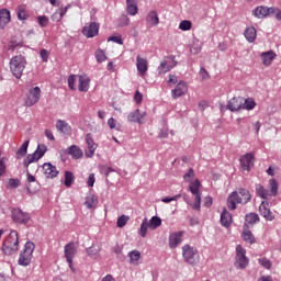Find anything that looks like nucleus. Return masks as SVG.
I'll list each match as a JSON object with an SVG mask.
<instances>
[{
  "label": "nucleus",
  "mask_w": 281,
  "mask_h": 281,
  "mask_svg": "<svg viewBox=\"0 0 281 281\" xmlns=\"http://www.w3.org/2000/svg\"><path fill=\"white\" fill-rule=\"evenodd\" d=\"M251 201V193L246 189H239V191L233 192L227 199L228 210H236V203L245 205Z\"/></svg>",
  "instance_id": "1"
},
{
  "label": "nucleus",
  "mask_w": 281,
  "mask_h": 281,
  "mask_svg": "<svg viewBox=\"0 0 281 281\" xmlns=\"http://www.w3.org/2000/svg\"><path fill=\"white\" fill-rule=\"evenodd\" d=\"M2 251L4 256H13L15 251H19V233L11 231L2 243Z\"/></svg>",
  "instance_id": "2"
},
{
  "label": "nucleus",
  "mask_w": 281,
  "mask_h": 281,
  "mask_svg": "<svg viewBox=\"0 0 281 281\" xmlns=\"http://www.w3.org/2000/svg\"><path fill=\"white\" fill-rule=\"evenodd\" d=\"M269 189H266L262 184H256L255 190L257 193V196H260V199H263L267 201V199H271V196H278V190H279V184L278 180L276 179H270L269 180Z\"/></svg>",
  "instance_id": "3"
},
{
  "label": "nucleus",
  "mask_w": 281,
  "mask_h": 281,
  "mask_svg": "<svg viewBox=\"0 0 281 281\" xmlns=\"http://www.w3.org/2000/svg\"><path fill=\"white\" fill-rule=\"evenodd\" d=\"M25 67H27V60L23 55H15L10 59V71L18 80L23 76Z\"/></svg>",
  "instance_id": "4"
},
{
  "label": "nucleus",
  "mask_w": 281,
  "mask_h": 281,
  "mask_svg": "<svg viewBox=\"0 0 281 281\" xmlns=\"http://www.w3.org/2000/svg\"><path fill=\"white\" fill-rule=\"evenodd\" d=\"M34 249H36V246L32 241H26L23 250L20 252L18 265L20 267H30V263L32 262V256L34 255Z\"/></svg>",
  "instance_id": "5"
},
{
  "label": "nucleus",
  "mask_w": 281,
  "mask_h": 281,
  "mask_svg": "<svg viewBox=\"0 0 281 281\" xmlns=\"http://www.w3.org/2000/svg\"><path fill=\"white\" fill-rule=\"evenodd\" d=\"M201 181L199 179H195L190 182L189 184V191L194 196V203L192 204V209L196 210L198 212L201 210Z\"/></svg>",
  "instance_id": "6"
},
{
  "label": "nucleus",
  "mask_w": 281,
  "mask_h": 281,
  "mask_svg": "<svg viewBox=\"0 0 281 281\" xmlns=\"http://www.w3.org/2000/svg\"><path fill=\"white\" fill-rule=\"evenodd\" d=\"M182 258L188 265H198L199 262V252L192 246L184 245L182 247Z\"/></svg>",
  "instance_id": "7"
},
{
  "label": "nucleus",
  "mask_w": 281,
  "mask_h": 281,
  "mask_svg": "<svg viewBox=\"0 0 281 281\" xmlns=\"http://www.w3.org/2000/svg\"><path fill=\"white\" fill-rule=\"evenodd\" d=\"M247 250L243 248L241 245L236 246V267L237 269H247V265H249V259L246 256Z\"/></svg>",
  "instance_id": "8"
},
{
  "label": "nucleus",
  "mask_w": 281,
  "mask_h": 281,
  "mask_svg": "<svg viewBox=\"0 0 281 281\" xmlns=\"http://www.w3.org/2000/svg\"><path fill=\"white\" fill-rule=\"evenodd\" d=\"M11 216L14 223L20 225H27L30 223V213L23 212L21 209H13Z\"/></svg>",
  "instance_id": "9"
},
{
  "label": "nucleus",
  "mask_w": 281,
  "mask_h": 281,
  "mask_svg": "<svg viewBox=\"0 0 281 281\" xmlns=\"http://www.w3.org/2000/svg\"><path fill=\"white\" fill-rule=\"evenodd\" d=\"M38 100H41V88L35 87L26 94L25 106H34Z\"/></svg>",
  "instance_id": "10"
},
{
  "label": "nucleus",
  "mask_w": 281,
  "mask_h": 281,
  "mask_svg": "<svg viewBox=\"0 0 281 281\" xmlns=\"http://www.w3.org/2000/svg\"><path fill=\"white\" fill-rule=\"evenodd\" d=\"M173 67H177V61L175 60V57H167L159 66H158V74L159 76H164L165 74H168L170 69Z\"/></svg>",
  "instance_id": "11"
},
{
  "label": "nucleus",
  "mask_w": 281,
  "mask_h": 281,
  "mask_svg": "<svg viewBox=\"0 0 281 281\" xmlns=\"http://www.w3.org/2000/svg\"><path fill=\"white\" fill-rule=\"evenodd\" d=\"M86 144L87 148L85 150V155L86 157L91 158L95 155V150L98 148V145L95 144V140H93V136L91 134L86 135Z\"/></svg>",
  "instance_id": "12"
},
{
  "label": "nucleus",
  "mask_w": 281,
  "mask_h": 281,
  "mask_svg": "<svg viewBox=\"0 0 281 281\" xmlns=\"http://www.w3.org/2000/svg\"><path fill=\"white\" fill-rule=\"evenodd\" d=\"M245 103V98L243 97H234L227 103L228 111L233 113L236 111H240L243 109V104Z\"/></svg>",
  "instance_id": "13"
},
{
  "label": "nucleus",
  "mask_w": 281,
  "mask_h": 281,
  "mask_svg": "<svg viewBox=\"0 0 281 281\" xmlns=\"http://www.w3.org/2000/svg\"><path fill=\"white\" fill-rule=\"evenodd\" d=\"M188 93V85L186 81H180L173 90H171V97L177 100V98H181V95H186Z\"/></svg>",
  "instance_id": "14"
},
{
  "label": "nucleus",
  "mask_w": 281,
  "mask_h": 281,
  "mask_svg": "<svg viewBox=\"0 0 281 281\" xmlns=\"http://www.w3.org/2000/svg\"><path fill=\"white\" fill-rule=\"evenodd\" d=\"M64 254L67 262H71L74 258H76V254H78V248L76 247V244L69 243L64 248Z\"/></svg>",
  "instance_id": "15"
},
{
  "label": "nucleus",
  "mask_w": 281,
  "mask_h": 281,
  "mask_svg": "<svg viewBox=\"0 0 281 281\" xmlns=\"http://www.w3.org/2000/svg\"><path fill=\"white\" fill-rule=\"evenodd\" d=\"M259 214H260V216L266 218V221H273L276 218V215H273V213L269 209V203H267L265 201L261 202V204L259 206Z\"/></svg>",
  "instance_id": "16"
},
{
  "label": "nucleus",
  "mask_w": 281,
  "mask_h": 281,
  "mask_svg": "<svg viewBox=\"0 0 281 281\" xmlns=\"http://www.w3.org/2000/svg\"><path fill=\"white\" fill-rule=\"evenodd\" d=\"M254 154L248 153L244 156L240 157L239 161H240V167L243 168V170H246L247 172H249V170H251V164H254Z\"/></svg>",
  "instance_id": "17"
},
{
  "label": "nucleus",
  "mask_w": 281,
  "mask_h": 281,
  "mask_svg": "<svg viewBox=\"0 0 281 281\" xmlns=\"http://www.w3.org/2000/svg\"><path fill=\"white\" fill-rule=\"evenodd\" d=\"M42 168L47 179H56V177H58V169H56V166L52 165V162H45Z\"/></svg>",
  "instance_id": "18"
},
{
  "label": "nucleus",
  "mask_w": 281,
  "mask_h": 281,
  "mask_svg": "<svg viewBox=\"0 0 281 281\" xmlns=\"http://www.w3.org/2000/svg\"><path fill=\"white\" fill-rule=\"evenodd\" d=\"M100 26L95 22H92L89 26L82 29V34L87 36V38H93V36H98Z\"/></svg>",
  "instance_id": "19"
},
{
  "label": "nucleus",
  "mask_w": 281,
  "mask_h": 281,
  "mask_svg": "<svg viewBox=\"0 0 281 281\" xmlns=\"http://www.w3.org/2000/svg\"><path fill=\"white\" fill-rule=\"evenodd\" d=\"M146 112H142L139 111V109H136L134 112H131L128 115H127V120L128 122H134L136 124H142L144 121V117H146Z\"/></svg>",
  "instance_id": "20"
},
{
  "label": "nucleus",
  "mask_w": 281,
  "mask_h": 281,
  "mask_svg": "<svg viewBox=\"0 0 281 281\" xmlns=\"http://www.w3.org/2000/svg\"><path fill=\"white\" fill-rule=\"evenodd\" d=\"M181 238H183V232L172 233L169 236L170 249H177V247H179V244L181 243Z\"/></svg>",
  "instance_id": "21"
},
{
  "label": "nucleus",
  "mask_w": 281,
  "mask_h": 281,
  "mask_svg": "<svg viewBox=\"0 0 281 281\" xmlns=\"http://www.w3.org/2000/svg\"><path fill=\"white\" fill-rule=\"evenodd\" d=\"M56 128H57V131H59V133H63L64 135H67L68 137H69V135H71V126L69 123H67V121L58 120L56 123Z\"/></svg>",
  "instance_id": "22"
},
{
  "label": "nucleus",
  "mask_w": 281,
  "mask_h": 281,
  "mask_svg": "<svg viewBox=\"0 0 281 281\" xmlns=\"http://www.w3.org/2000/svg\"><path fill=\"white\" fill-rule=\"evenodd\" d=\"M136 67L138 74L144 76L148 71V60L146 58H142L139 55L136 57Z\"/></svg>",
  "instance_id": "23"
},
{
  "label": "nucleus",
  "mask_w": 281,
  "mask_h": 281,
  "mask_svg": "<svg viewBox=\"0 0 281 281\" xmlns=\"http://www.w3.org/2000/svg\"><path fill=\"white\" fill-rule=\"evenodd\" d=\"M89 85H91V79L87 77V75L79 76L78 90L82 93H87L89 91Z\"/></svg>",
  "instance_id": "24"
},
{
  "label": "nucleus",
  "mask_w": 281,
  "mask_h": 281,
  "mask_svg": "<svg viewBox=\"0 0 281 281\" xmlns=\"http://www.w3.org/2000/svg\"><path fill=\"white\" fill-rule=\"evenodd\" d=\"M16 16L19 21H27L30 19V13L27 12V5L20 4L15 9Z\"/></svg>",
  "instance_id": "25"
},
{
  "label": "nucleus",
  "mask_w": 281,
  "mask_h": 281,
  "mask_svg": "<svg viewBox=\"0 0 281 281\" xmlns=\"http://www.w3.org/2000/svg\"><path fill=\"white\" fill-rule=\"evenodd\" d=\"M276 56L277 55L273 50H268V52L261 53L262 65H265V67L271 66V63H273V60H276Z\"/></svg>",
  "instance_id": "26"
},
{
  "label": "nucleus",
  "mask_w": 281,
  "mask_h": 281,
  "mask_svg": "<svg viewBox=\"0 0 281 281\" xmlns=\"http://www.w3.org/2000/svg\"><path fill=\"white\" fill-rule=\"evenodd\" d=\"M221 225L223 227H229V225H232V213L228 212L225 207L221 213Z\"/></svg>",
  "instance_id": "27"
},
{
  "label": "nucleus",
  "mask_w": 281,
  "mask_h": 281,
  "mask_svg": "<svg viewBox=\"0 0 281 281\" xmlns=\"http://www.w3.org/2000/svg\"><path fill=\"white\" fill-rule=\"evenodd\" d=\"M11 16H10V10L8 9H1L0 10V27H5L8 23H10Z\"/></svg>",
  "instance_id": "28"
},
{
  "label": "nucleus",
  "mask_w": 281,
  "mask_h": 281,
  "mask_svg": "<svg viewBox=\"0 0 281 281\" xmlns=\"http://www.w3.org/2000/svg\"><path fill=\"white\" fill-rule=\"evenodd\" d=\"M146 21L150 27H155V25H159V15H157V11H150L147 14Z\"/></svg>",
  "instance_id": "29"
},
{
  "label": "nucleus",
  "mask_w": 281,
  "mask_h": 281,
  "mask_svg": "<svg viewBox=\"0 0 281 281\" xmlns=\"http://www.w3.org/2000/svg\"><path fill=\"white\" fill-rule=\"evenodd\" d=\"M260 221V216L256 213H249L245 217V225L244 227L249 228V225H256Z\"/></svg>",
  "instance_id": "30"
},
{
  "label": "nucleus",
  "mask_w": 281,
  "mask_h": 281,
  "mask_svg": "<svg viewBox=\"0 0 281 281\" xmlns=\"http://www.w3.org/2000/svg\"><path fill=\"white\" fill-rule=\"evenodd\" d=\"M244 36L248 43H254L256 41L257 31L256 27L249 26L246 29Z\"/></svg>",
  "instance_id": "31"
},
{
  "label": "nucleus",
  "mask_w": 281,
  "mask_h": 281,
  "mask_svg": "<svg viewBox=\"0 0 281 281\" xmlns=\"http://www.w3.org/2000/svg\"><path fill=\"white\" fill-rule=\"evenodd\" d=\"M68 155H71V157L74 159H81L83 153L82 149H80V147H78L77 145H72L67 149Z\"/></svg>",
  "instance_id": "32"
},
{
  "label": "nucleus",
  "mask_w": 281,
  "mask_h": 281,
  "mask_svg": "<svg viewBox=\"0 0 281 281\" xmlns=\"http://www.w3.org/2000/svg\"><path fill=\"white\" fill-rule=\"evenodd\" d=\"M86 252L92 260H98L100 256V246L98 245H92L89 248L86 249Z\"/></svg>",
  "instance_id": "33"
},
{
  "label": "nucleus",
  "mask_w": 281,
  "mask_h": 281,
  "mask_svg": "<svg viewBox=\"0 0 281 281\" xmlns=\"http://www.w3.org/2000/svg\"><path fill=\"white\" fill-rule=\"evenodd\" d=\"M252 16H256V19H265L269 16L267 7H257L255 10H252Z\"/></svg>",
  "instance_id": "34"
},
{
  "label": "nucleus",
  "mask_w": 281,
  "mask_h": 281,
  "mask_svg": "<svg viewBox=\"0 0 281 281\" xmlns=\"http://www.w3.org/2000/svg\"><path fill=\"white\" fill-rule=\"evenodd\" d=\"M243 238L245 243H248L249 245H254L256 243V237H254V234L247 227H244Z\"/></svg>",
  "instance_id": "35"
},
{
  "label": "nucleus",
  "mask_w": 281,
  "mask_h": 281,
  "mask_svg": "<svg viewBox=\"0 0 281 281\" xmlns=\"http://www.w3.org/2000/svg\"><path fill=\"white\" fill-rule=\"evenodd\" d=\"M85 205L88 210H93L98 205V198L93 194L87 195Z\"/></svg>",
  "instance_id": "36"
},
{
  "label": "nucleus",
  "mask_w": 281,
  "mask_h": 281,
  "mask_svg": "<svg viewBox=\"0 0 281 281\" xmlns=\"http://www.w3.org/2000/svg\"><path fill=\"white\" fill-rule=\"evenodd\" d=\"M130 258V265L137 266V262H139V258H142V252L139 250H132L128 252Z\"/></svg>",
  "instance_id": "37"
},
{
  "label": "nucleus",
  "mask_w": 281,
  "mask_h": 281,
  "mask_svg": "<svg viewBox=\"0 0 281 281\" xmlns=\"http://www.w3.org/2000/svg\"><path fill=\"white\" fill-rule=\"evenodd\" d=\"M29 146H30V140H25L16 151V159H21L25 157V155H27Z\"/></svg>",
  "instance_id": "38"
},
{
  "label": "nucleus",
  "mask_w": 281,
  "mask_h": 281,
  "mask_svg": "<svg viewBox=\"0 0 281 281\" xmlns=\"http://www.w3.org/2000/svg\"><path fill=\"white\" fill-rule=\"evenodd\" d=\"M38 156L36 154H29L26 158L24 159V167L30 168V164H34V161H38Z\"/></svg>",
  "instance_id": "39"
},
{
  "label": "nucleus",
  "mask_w": 281,
  "mask_h": 281,
  "mask_svg": "<svg viewBox=\"0 0 281 281\" xmlns=\"http://www.w3.org/2000/svg\"><path fill=\"white\" fill-rule=\"evenodd\" d=\"M64 186H66V188H71V186H74V173L71 171L65 172Z\"/></svg>",
  "instance_id": "40"
},
{
  "label": "nucleus",
  "mask_w": 281,
  "mask_h": 281,
  "mask_svg": "<svg viewBox=\"0 0 281 281\" xmlns=\"http://www.w3.org/2000/svg\"><path fill=\"white\" fill-rule=\"evenodd\" d=\"M148 227H150L148 224V218H144L139 228V234L142 238H146V234L148 233Z\"/></svg>",
  "instance_id": "41"
},
{
  "label": "nucleus",
  "mask_w": 281,
  "mask_h": 281,
  "mask_svg": "<svg viewBox=\"0 0 281 281\" xmlns=\"http://www.w3.org/2000/svg\"><path fill=\"white\" fill-rule=\"evenodd\" d=\"M148 225H149V229H157V227H161V220L157 216H153Z\"/></svg>",
  "instance_id": "42"
},
{
  "label": "nucleus",
  "mask_w": 281,
  "mask_h": 281,
  "mask_svg": "<svg viewBox=\"0 0 281 281\" xmlns=\"http://www.w3.org/2000/svg\"><path fill=\"white\" fill-rule=\"evenodd\" d=\"M179 30H181L182 32H188L192 30V22L190 20L181 21L179 24Z\"/></svg>",
  "instance_id": "43"
},
{
  "label": "nucleus",
  "mask_w": 281,
  "mask_h": 281,
  "mask_svg": "<svg viewBox=\"0 0 281 281\" xmlns=\"http://www.w3.org/2000/svg\"><path fill=\"white\" fill-rule=\"evenodd\" d=\"M243 109H246L247 111L256 109V101L252 99H244Z\"/></svg>",
  "instance_id": "44"
},
{
  "label": "nucleus",
  "mask_w": 281,
  "mask_h": 281,
  "mask_svg": "<svg viewBox=\"0 0 281 281\" xmlns=\"http://www.w3.org/2000/svg\"><path fill=\"white\" fill-rule=\"evenodd\" d=\"M128 23H131V19H128V15L122 14V15L119 18L117 26H119V27H126V25H128Z\"/></svg>",
  "instance_id": "45"
},
{
  "label": "nucleus",
  "mask_w": 281,
  "mask_h": 281,
  "mask_svg": "<svg viewBox=\"0 0 281 281\" xmlns=\"http://www.w3.org/2000/svg\"><path fill=\"white\" fill-rule=\"evenodd\" d=\"M94 56L97 58V63H104V60H106V54H104V50L100 48L95 50Z\"/></svg>",
  "instance_id": "46"
},
{
  "label": "nucleus",
  "mask_w": 281,
  "mask_h": 281,
  "mask_svg": "<svg viewBox=\"0 0 281 281\" xmlns=\"http://www.w3.org/2000/svg\"><path fill=\"white\" fill-rule=\"evenodd\" d=\"M130 217L128 215H121L116 221V227H125L126 223H128Z\"/></svg>",
  "instance_id": "47"
},
{
  "label": "nucleus",
  "mask_w": 281,
  "mask_h": 281,
  "mask_svg": "<svg viewBox=\"0 0 281 281\" xmlns=\"http://www.w3.org/2000/svg\"><path fill=\"white\" fill-rule=\"evenodd\" d=\"M45 153H47V146H45V145H38L37 149L34 151V154H36V156H37V159L43 158Z\"/></svg>",
  "instance_id": "48"
},
{
  "label": "nucleus",
  "mask_w": 281,
  "mask_h": 281,
  "mask_svg": "<svg viewBox=\"0 0 281 281\" xmlns=\"http://www.w3.org/2000/svg\"><path fill=\"white\" fill-rule=\"evenodd\" d=\"M201 52V44L199 42H193V44L190 46V53L193 54V56H196V54H200Z\"/></svg>",
  "instance_id": "49"
},
{
  "label": "nucleus",
  "mask_w": 281,
  "mask_h": 281,
  "mask_svg": "<svg viewBox=\"0 0 281 281\" xmlns=\"http://www.w3.org/2000/svg\"><path fill=\"white\" fill-rule=\"evenodd\" d=\"M38 21V25L41 27H47V25L49 24V19L45 15H41L37 18Z\"/></svg>",
  "instance_id": "50"
},
{
  "label": "nucleus",
  "mask_w": 281,
  "mask_h": 281,
  "mask_svg": "<svg viewBox=\"0 0 281 281\" xmlns=\"http://www.w3.org/2000/svg\"><path fill=\"white\" fill-rule=\"evenodd\" d=\"M68 87L71 91H76V75H70L68 77Z\"/></svg>",
  "instance_id": "51"
},
{
  "label": "nucleus",
  "mask_w": 281,
  "mask_h": 281,
  "mask_svg": "<svg viewBox=\"0 0 281 281\" xmlns=\"http://www.w3.org/2000/svg\"><path fill=\"white\" fill-rule=\"evenodd\" d=\"M259 265H261V267H263L265 269H271V260L267 259V258H261L258 259Z\"/></svg>",
  "instance_id": "52"
},
{
  "label": "nucleus",
  "mask_w": 281,
  "mask_h": 281,
  "mask_svg": "<svg viewBox=\"0 0 281 281\" xmlns=\"http://www.w3.org/2000/svg\"><path fill=\"white\" fill-rule=\"evenodd\" d=\"M40 56H41L43 63H47V60H49V52H47V49H45V48H42L40 50Z\"/></svg>",
  "instance_id": "53"
},
{
  "label": "nucleus",
  "mask_w": 281,
  "mask_h": 281,
  "mask_svg": "<svg viewBox=\"0 0 281 281\" xmlns=\"http://www.w3.org/2000/svg\"><path fill=\"white\" fill-rule=\"evenodd\" d=\"M143 100H144V94H142L139 90H136L134 94V101L136 102V104H142Z\"/></svg>",
  "instance_id": "54"
},
{
  "label": "nucleus",
  "mask_w": 281,
  "mask_h": 281,
  "mask_svg": "<svg viewBox=\"0 0 281 281\" xmlns=\"http://www.w3.org/2000/svg\"><path fill=\"white\" fill-rule=\"evenodd\" d=\"M127 13H130L131 16H135V14H137V4H127Z\"/></svg>",
  "instance_id": "55"
},
{
  "label": "nucleus",
  "mask_w": 281,
  "mask_h": 281,
  "mask_svg": "<svg viewBox=\"0 0 281 281\" xmlns=\"http://www.w3.org/2000/svg\"><path fill=\"white\" fill-rule=\"evenodd\" d=\"M109 42L116 43L117 45H124V41H122V36H110L108 38Z\"/></svg>",
  "instance_id": "56"
},
{
  "label": "nucleus",
  "mask_w": 281,
  "mask_h": 281,
  "mask_svg": "<svg viewBox=\"0 0 281 281\" xmlns=\"http://www.w3.org/2000/svg\"><path fill=\"white\" fill-rule=\"evenodd\" d=\"M184 181H190V179H194V169L190 168L189 171L183 176Z\"/></svg>",
  "instance_id": "57"
},
{
  "label": "nucleus",
  "mask_w": 281,
  "mask_h": 281,
  "mask_svg": "<svg viewBox=\"0 0 281 281\" xmlns=\"http://www.w3.org/2000/svg\"><path fill=\"white\" fill-rule=\"evenodd\" d=\"M200 76H201L202 80H207V78H210V74L207 72V70L204 67H202L200 69Z\"/></svg>",
  "instance_id": "58"
},
{
  "label": "nucleus",
  "mask_w": 281,
  "mask_h": 281,
  "mask_svg": "<svg viewBox=\"0 0 281 281\" xmlns=\"http://www.w3.org/2000/svg\"><path fill=\"white\" fill-rule=\"evenodd\" d=\"M177 199H181V194H177L172 198H164L161 201L162 203H172V201H177Z\"/></svg>",
  "instance_id": "59"
},
{
  "label": "nucleus",
  "mask_w": 281,
  "mask_h": 281,
  "mask_svg": "<svg viewBox=\"0 0 281 281\" xmlns=\"http://www.w3.org/2000/svg\"><path fill=\"white\" fill-rule=\"evenodd\" d=\"M95 183V175L94 173H90L89 178H88V186L89 188H93Z\"/></svg>",
  "instance_id": "60"
},
{
  "label": "nucleus",
  "mask_w": 281,
  "mask_h": 281,
  "mask_svg": "<svg viewBox=\"0 0 281 281\" xmlns=\"http://www.w3.org/2000/svg\"><path fill=\"white\" fill-rule=\"evenodd\" d=\"M19 184H20V181L16 180V179H10V180L8 181L9 188H19Z\"/></svg>",
  "instance_id": "61"
},
{
  "label": "nucleus",
  "mask_w": 281,
  "mask_h": 281,
  "mask_svg": "<svg viewBox=\"0 0 281 281\" xmlns=\"http://www.w3.org/2000/svg\"><path fill=\"white\" fill-rule=\"evenodd\" d=\"M116 124H117V121H115V119L110 117L108 120V126H109V128H111V131H113V128H115Z\"/></svg>",
  "instance_id": "62"
},
{
  "label": "nucleus",
  "mask_w": 281,
  "mask_h": 281,
  "mask_svg": "<svg viewBox=\"0 0 281 281\" xmlns=\"http://www.w3.org/2000/svg\"><path fill=\"white\" fill-rule=\"evenodd\" d=\"M52 21H55V23H58V21H63V18H61L60 14L58 13V11H56V12L52 15Z\"/></svg>",
  "instance_id": "63"
},
{
  "label": "nucleus",
  "mask_w": 281,
  "mask_h": 281,
  "mask_svg": "<svg viewBox=\"0 0 281 281\" xmlns=\"http://www.w3.org/2000/svg\"><path fill=\"white\" fill-rule=\"evenodd\" d=\"M204 207H212V198H204Z\"/></svg>",
  "instance_id": "64"
}]
</instances>
